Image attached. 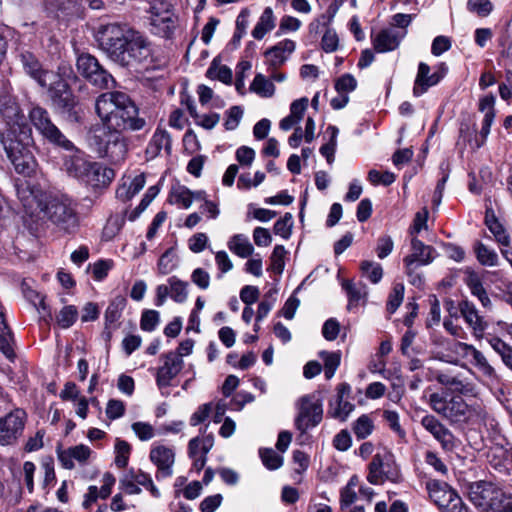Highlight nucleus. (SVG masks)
Masks as SVG:
<instances>
[{
  "instance_id": "obj_1",
  "label": "nucleus",
  "mask_w": 512,
  "mask_h": 512,
  "mask_svg": "<svg viewBox=\"0 0 512 512\" xmlns=\"http://www.w3.org/2000/svg\"><path fill=\"white\" fill-rule=\"evenodd\" d=\"M96 40L107 57L123 67H136L151 56L147 40L127 24L108 23L100 25Z\"/></svg>"
},
{
  "instance_id": "obj_2",
  "label": "nucleus",
  "mask_w": 512,
  "mask_h": 512,
  "mask_svg": "<svg viewBox=\"0 0 512 512\" xmlns=\"http://www.w3.org/2000/svg\"><path fill=\"white\" fill-rule=\"evenodd\" d=\"M427 403L435 413L451 424L472 430L494 426L495 420L479 395L461 397L448 391L433 392L427 396Z\"/></svg>"
},
{
  "instance_id": "obj_3",
  "label": "nucleus",
  "mask_w": 512,
  "mask_h": 512,
  "mask_svg": "<svg viewBox=\"0 0 512 512\" xmlns=\"http://www.w3.org/2000/svg\"><path fill=\"white\" fill-rule=\"evenodd\" d=\"M95 109L101 120L113 129L139 131L146 126L131 98H97Z\"/></svg>"
},
{
  "instance_id": "obj_4",
  "label": "nucleus",
  "mask_w": 512,
  "mask_h": 512,
  "mask_svg": "<svg viewBox=\"0 0 512 512\" xmlns=\"http://www.w3.org/2000/svg\"><path fill=\"white\" fill-rule=\"evenodd\" d=\"M88 142L99 157L112 163L123 161L128 152L127 140L121 131L104 124L91 128Z\"/></svg>"
},
{
  "instance_id": "obj_5",
  "label": "nucleus",
  "mask_w": 512,
  "mask_h": 512,
  "mask_svg": "<svg viewBox=\"0 0 512 512\" xmlns=\"http://www.w3.org/2000/svg\"><path fill=\"white\" fill-rule=\"evenodd\" d=\"M1 142L17 173L31 176L36 172L38 164L32 151V130L26 129L21 136L15 138L13 132L2 133Z\"/></svg>"
},
{
  "instance_id": "obj_6",
  "label": "nucleus",
  "mask_w": 512,
  "mask_h": 512,
  "mask_svg": "<svg viewBox=\"0 0 512 512\" xmlns=\"http://www.w3.org/2000/svg\"><path fill=\"white\" fill-rule=\"evenodd\" d=\"M468 497L480 512H512V495L491 482L471 483Z\"/></svg>"
},
{
  "instance_id": "obj_7",
  "label": "nucleus",
  "mask_w": 512,
  "mask_h": 512,
  "mask_svg": "<svg viewBox=\"0 0 512 512\" xmlns=\"http://www.w3.org/2000/svg\"><path fill=\"white\" fill-rule=\"evenodd\" d=\"M76 203L67 196L50 197L41 204L45 217L61 232L74 234L79 228L80 219Z\"/></svg>"
},
{
  "instance_id": "obj_8",
  "label": "nucleus",
  "mask_w": 512,
  "mask_h": 512,
  "mask_svg": "<svg viewBox=\"0 0 512 512\" xmlns=\"http://www.w3.org/2000/svg\"><path fill=\"white\" fill-rule=\"evenodd\" d=\"M447 349L456 357L447 355V362L457 364L459 358L467 359L477 370L479 380L485 385H495L500 381L495 368L489 363L486 356L475 346L460 341H448Z\"/></svg>"
},
{
  "instance_id": "obj_9",
  "label": "nucleus",
  "mask_w": 512,
  "mask_h": 512,
  "mask_svg": "<svg viewBox=\"0 0 512 512\" xmlns=\"http://www.w3.org/2000/svg\"><path fill=\"white\" fill-rule=\"evenodd\" d=\"M20 58L24 71L43 88V92L52 94V96L74 93V89L61 75L53 71L44 70L32 53L23 52Z\"/></svg>"
},
{
  "instance_id": "obj_10",
  "label": "nucleus",
  "mask_w": 512,
  "mask_h": 512,
  "mask_svg": "<svg viewBox=\"0 0 512 512\" xmlns=\"http://www.w3.org/2000/svg\"><path fill=\"white\" fill-rule=\"evenodd\" d=\"M367 481L372 485H383L386 482L399 485L404 476L395 456L390 451L376 453L368 464Z\"/></svg>"
},
{
  "instance_id": "obj_11",
  "label": "nucleus",
  "mask_w": 512,
  "mask_h": 512,
  "mask_svg": "<svg viewBox=\"0 0 512 512\" xmlns=\"http://www.w3.org/2000/svg\"><path fill=\"white\" fill-rule=\"evenodd\" d=\"M323 418V400L320 394L313 393L300 398L295 427L301 435L320 424Z\"/></svg>"
},
{
  "instance_id": "obj_12",
  "label": "nucleus",
  "mask_w": 512,
  "mask_h": 512,
  "mask_svg": "<svg viewBox=\"0 0 512 512\" xmlns=\"http://www.w3.org/2000/svg\"><path fill=\"white\" fill-rule=\"evenodd\" d=\"M76 66L83 77L100 89L112 90L117 85L113 76L100 65L96 57L89 53L80 54Z\"/></svg>"
},
{
  "instance_id": "obj_13",
  "label": "nucleus",
  "mask_w": 512,
  "mask_h": 512,
  "mask_svg": "<svg viewBox=\"0 0 512 512\" xmlns=\"http://www.w3.org/2000/svg\"><path fill=\"white\" fill-rule=\"evenodd\" d=\"M147 12L150 14L149 19L153 33L170 38L177 22L172 5L165 0H152L149 2Z\"/></svg>"
},
{
  "instance_id": "obj_14",
  "label": "nucleus",
  "mask_w": 512,
  "mask_h": 512,
  "mask_svg": "<svg viewBox=\"0 0 512 512\" xmlns=\"http://www.w3.org/2000/svg\"><path fill=\"white\" fill-rule=\"evenodd\" d=\"M27 422V413L16 408L0 417V446H13L22 437Z\"/></svg>"
},
{
  "instance_id": "obj_15",
  "label": "nucleus",
  "mask_w": 512,
  "mask_h": 512,
  "mask_svg": "<svg viewBox=\"0 0 512 512\" xmlns=\"http://www.w3.org/2000/svg\"><path fill=\"white\" fill-rule=\"evenodd\" d=\"M0 116L6 126L1 134L13 132L15 138L21 136L26 129L31 130L15 98H0Z\"/></svg>"
},
{
  "instance_id": "obj_16",
  "label": "nucleus",
  "mask_w": 512,
  "mask_h": 512,
  "mask_svg": "<svg viewBox=\"0 0 512 512\" xmlns=\"http://www.w3.org/2000/svg\"><path fill=\"white\" fill-rule=\"evenodd\" d=\"M30 120L36 130L50 143L59 147H71L72 142L55 126L46 110L34 107L29 113Z\"/></svg>"
},
{
  "instance_id": "obj_17",
  "label": "nucleus",
  "mask_w": 512,
  "mask_h": 512,
  "mask_svg": "<svg viewBox=\"0 0 512 512\" xmlns=\"http://www.w3.org/2000/svg\"><path fill=\"white\" fill-rule=\"evenodd\" d=\"M149 459L157 468L155 474L157 480L169 478L173 475L175 451L172 447L154 443L149 453Z\"/></svg>"
},
{
  "instance_id": "obj_18",
  "label": "nucleus",
  "mask_w": 512,
  "mask_h": 512,
  "mask_svg": "<svg viewBox=\"0 0 512 512\" xmlns=\"http://www.w3.org/2000/svg\"><path fill=\"white\" fill-rule=\"evenodd\" d=\"M421 425L440 443L443 450L450 452L457 447L454 434L434 415H425L421 419Z\"/></svg>"
},
{
  "instance_id": "obj_19",
  "label": "nucleus",
  "mask_w": 512,
  "mask_h": 512,
  "mask_svg": "<svg viewBox=\"0 0 512 512\" xmlns=\"http://www.w3.org/2000/svg\"><path fill=\"white\" fill-rule=\"evenodd\" d=\"M448 68L445 63H439L434 67L433 72L431 68L424 62L418 66V72L414 85L415 94L425 93L429 87H432L440 82L446 75Z\"/></svg>"
},
{
  "instance_id": "obj_20",
  "label": "nucleus",
  "mask_w": 512,
  "mask_h": 512,
  "mask_svg": "<svg viewBox=\"0 0 512 512\" xmlns=\"http://www.w3.org/2000/svg\"><path fill=\"white\" fill-rule=\"evenodd\" d=\"M162 364L156 370V383L159 388L168 387L184 366L183 359L175 352H169L160 358Z\"/></svg>"
},
{
  "instance_id": "obj_21",
  "label": "nucleus",
  "mask_w": 512,
  "mask_h": 512,
  "mask_svg": "<svg viewBox=\"0 0 512 512\" xmlns=\"http://www.w3.org/2000/svg\"><path fill=\"white\" fill-rule=\"evenodd\" d=\"M66 153L63 155V168L67 174L81 181L90 161L85 154L72 143L71 147H62Z\"/></svg>"
},
{
  "instance_id": "obj_22",
  "label": "nucleus",
  "mask_w": 512,
  "mask_h": 512,
  "mask_svg": "<svg viewBox=\"0 0 512 512\" xmlns=\"http://www.w3.org/2000/svg\"><path fill=\"white\" fill-rule=\"evenodd\" d=\"M351 387L347 383H342L337 388L336 396L330 401L328 414L341 421H345L354 410V405L348 400Z\"/></svg>"
},
{
  "instance_id": "obj_23",
  "label": "nucleus",
  "mask_w": 512,
  "mask_h": 512,
  "mask_svg": "<svg viewBox=\"0 0 512 512\" xmlns=\"http://www.w3.org/2000/svg\"><path fill=\"white\" fill-rule=\"evenodd\" d=\"M495 98H481L478 109L484 114L479 134L475 136L474 142L471 143L474 149L481 148L487 141L490 134L491 125L495 119Z\"/></svg>"
},
{
  "instance_id": "obj_24",
  "label": "nucleus",
  "mask_w": 512,
  "mask_h": 512,
  "mask_svg": "<svg viewBox=\"0 0 512 512\" xmlns=\"http://www.w3.org/2000/svg\"><path fill=\"white\" fill-rule=\"evenodd\" d=\"M458 308L461 316L471 329L473 336L477 339L482 338L488 327V323L485 321L484 317L479 314L475 305L465 299L459 302Z\"/></svg>"
},
{
  "instance_id": "obj_25",
  "label": "nucleus",
  "mask_w": 512,
  "mask_h": 512,
  "mask_svg": "<svg viewBox=\"0 0 512 512\" xmlns=\"http://www.w3.org/2000/svg\"><path fill=\"white\" fill-rule=\"evenodd\" d=\"M114 176L115 173L111 168H107L97 162H90L81 182L95 189L104 188L111 183Z\"/></svg>"
},
{
  "instance_id": "obj_26",
  "label": "nucleus",
  "mask_w": 512,
  "mask_h": 512,
  "mask_svg": "<svg viewBox=\"0 0 512 512\" xmlns=\"http://www.w3.org/2000/svg\"><path fill=\"white\" fill-rule=\"evenodd\" d=\"M412 253L404 258L405 268L411 269L414 265H428L434 259V249L425 245L417 237L411 239Z\"/></svg>"
},
{
  "instance_id": "obj_27",
  "label": "nucleus",
  "mask_w": 512,
  "mask_h": 512,
  "mask_svg": "<svg viewBox=\"0 0 512 512\" xmlns=\"http://www.w3.org/2000/svg\"><path fill=\"white\" fill-rule=\"evenodd\" d=\"M58 459L65 469H73L75 462L84 465L91 455V449L83 444L57 451Z\"/></svg>"
},
{
  "instance_id": "obj_28",
  "label": "nucleus",
  "mask_w": 512,
  "mask_h": 512,
  "mask_svg": "<svg viewBox=\"0 0 512 512\" xmlns=\"http://www.w3.org/2000/svg\"><path fill=\"white\" fill-rule=\"evenodd\" d=\"M437 381L444 386L452 387L457 392L456 395L461 397L479 395V389L473 382L459 376L440 373L437 376Z\"/></svg>"
},
{
  "instance_id": "obj_29",
  "label": "nucleus",
  "mask_w": 512,
  "mask_h": 512,
  "mask_svg": "<svg viewBox=\"0 0 512 512\" xmlns=\"http://www.w3.org/2000/svg\"><path fill=\"white\" fill-rule=\"evenodd\" d=\"M164 149L167 155L171 154V136L165 129L158 127L152 138L150 139L146 150L145 156L147 160L155 159L159 156L161 150Z\"/></svg>"
},
{
  "instance_id": "obj_30",
  "label": "nucleus",
  "mask_w": 512,
  "mask_h": 512,
  "mask_svg": "<svg viewBox=\"0 0 512 512\" xmlns=\"http://www.w3.org/2000/svg\"><path fill=\"white\" fill-rule=\"evenodd\" d=\"M405 32L397 31L393 28L384 29L373 37L374 49L379 53H384L396 49Z\"/></svg>"
},
{
  "instance_id": "obj_31",
  "label": "nucleus",
  "mask_w": 512,
  "mask_h": 512,
  "mask_svg": "<svg viewBox=\"0 0 512 512\" xmlns=\"http://www.w3.org/2000/svg\"><path fill=\"white\" fill-rule=\"evenodd\" d=\"M427 489L430 498L442 510L457 495L447 483L438 480L429 481Z\"/></svg>"
},
{
  "instance_id": "obj_32",
  "label": "nucleus",
  "mask_w": 512,
  "mask_h": 512,
  "mask_svg": "<svg viewBox=\"0 0 512 512\" xmlns=\"http://www.w3.org/2000/svg\"><path fill=\"white\" fill-rule=\"evenodd\" d=\"M294 50V41L284 40L265 52V60L272 67L280 66Z\"/></svg>"
},
{
  "instance_id": "obj_33",
  "label": "nucleus",
  "mask_w": 512,
  "mask_h": 512,
  "mask_svg": "<svg viewBox=\"0 0 512 512\" xmlns=\"http://www.w3.org/2000/svg\"><path fill=\"white\" fill-rule=\"evenodd\" d=\"M57 111L70 122H79L84 113L76 98H54Z\"/></svg>"
},
{
  "instance_id": "obj_34",
  "label": "nucleus",
  "mask_w": 512,
  "mask_h": 512,
  "mask_svg": "<svg viewBox=\"0 0 512 512\" xmlns=\"http://www.w3.org/2000/svg\"><path fill=\"white\" fill-rule=\"evenodd\" d=\"M214 446V435L207 433V426L201 429V435L190 439L188 443V455L194 456H207L209 451Z\"/></svg>"
},
{
  "instance_id": "obj_35",
  "label": "nucleus",
  "mask_w": 512,
  "mask_h": 512,
  "mask_svg": "<svg viewBox=\"0 0 512 512\" xmlns=\"http://www.w3.org/2000/svg\"><path fill=\"white\" fill-rule=\"evenodd\" d=\"M145 175L140 173L133 178H126L116 190V197L121 201H128L140 192L145 186Z\"/></svg>"
},
{
  "instance_id": "obj_36",
  "label": "nucleus",
  "mask_w": 512,
  "mask_h": 512,
  "mask_svg": "<svg viewBox=\"0 0 512 512\" xmlns=\"http://www.w3.org/2000/svg\"><path fill=\"white\" fill-rule=\"evenodd\" d=\"M307 106L308 98H299L293 101L290 106V114L280 121L279 128L283 131L292 129L302 120Z\"/></svg>"
},
{
  "instance_id": "obj_37",
  "label": "nucleus",
  "mask_w": 512,
  "mask_h": 512,
  "mask_svg": "<svg viewBox=\"0 0 512 512\" xmlns=\"http://www.w3.org/2000/svg\"><path fill=\"white\" fill-rule=\"evenodd\" d=\"M23 293L25 298L36 307L41 319L49 324L53 320V316L45 302V297L29 287H23Z\"/></svg>"
},
{
  "instance_id": "obj_38",
  "label": "nucleus",
  "mask_w": 512,
  "mask_h": 512,
  "mask_svg": "<svg viewBox=\"0 0 512 512\" xmlns=\"http://www.w3.org/2000/svg\"><path fill=\"white\" fill-rule=\"evenodd\" d=\"M473 250L477 261L486 267H495L499 263V257L496 251L480 241H476Z\"/></svg>"
},
{
  "instance_id": "obj_39",
  "label": "nucleus",
  "mask_w": 512,
  "mask_h": 512,
  "mask_svg": "<svg viewBox=\"0 0 512 512\" xmlns=\"http://www.w3.org/2000/svg\"><path fill=\"white\" fill-rule=\"evenodd\" d=\"M229 250L241 258H247L254 251L253 244L243 234H236L228 241Z\"/></svg>"
},
{
  "instance_id": "obj_40",
  "label": "nucleus",
  "mask_w": 512,
  "mask_h": 512,
  "mask_svg": "<svg viewBox=\"0 0 512 512\" xmlns=\"http://www.w3.org/2000/svg\"><path fill=\"white\" fill-rule=\"evenodd\" d=\"M246 59H243L238 65L236 69V82L235 86L240 94H244V79L246 77V74L251 71L252 69V59H253V47L250 43L247 50H246Z\"/></svg>"
},
{
  "instance_id": "obj_41",
  "label": "nucleus",
  "mask_w": 512,
  "mask_h": 512,
  "mask_svg": "<svg viewBox=\"0 0 512 512\" xmlns=\"http://www.w3.org/2000/svg\"><path fill=\"white\" fill-rule=\"evenodd\" d=\"M489 345L500 356L503 364L512 371V346L497 336L488 339Z\"/></svg>"
},
{
  "instance_id": "obj_42",
  "label": "nucleus",
  "mask_w": 512,
  "mask_h": 512,
  "mask_svg": "<svg viewBox=\"0 0 512 512\" xmlns=\"http://www.w3.org/2000/svg\"><path fill=\"white\" fill-rule=\"evenodd\" d=\"M12 342L13 334L5 321L3 311H0V350L9 359L14 357V352L11 347Z\"/></svg>"
},
{
  "instance_id": "obj_43",
  "label": "nucleus",
  "mask_w": 512,
  "mask_h": 512,
  "mask_svg": "<svg viewBox=\"0 0 512 512\" xmlns=\"http://www.w3.org/2000/svg\"><path fill=\"white\" fill-rule=\"evenodd\" d=\"M129 476L132 480L140 487L143 486L147 489L154 498H160L161 493L159 489L154 485L152 477L150 474L142 471V470H134L130 469L128 471Z\"/></svg>"
},
{
  "instance_id": "obj_44",
  "label": "nucleus",
  "mask_w": 512,
  "mask_h": 512,
  "mask_svg": "<svg viewBox=\"0 0 512 512\" xmlns=\"http://www.w3.org/2000/svg\"><path fill=\"white\" fill-rule=\"evenodd\" d=\"M342 288L345 290L348 297V308L351 309L353 305H357L367 295L366 287L361 284H355L350 280H345L342 283Z\"/></svg>"
},
{
  "instance_id": "obj_45",
  "label": "nucleus",
  "mask_w": 512,
  "mask_h": 512,
  "mask_svg": "<svg viewBox=\"0 0 512 512\" xmlns=\"http://www.w3.org/2000/svg\"><path fill=\"white\" fill-rule=\"evenodd\" d=\"M169 202L188 209L193 203L192 191L185 186L173 187L169 195Z\"/></svg>"
},
{
  "instance_id": "obj_46",
  "label": "nucleus",
  "mask_w": 512,
  "mask_h": 512,
  "mask_svg": "<svg viewBox=\"0 0 512 512\" xmlns=\"http://www.w3.org/2000/svg\"><path fill=\"white\" fill-rule=\"evenodd\" d=\"M78 318V310L74 305H67L55 316V323L61 329L70 328Z\"/></svg>"
},
{
  "instance_id": "obj_47",
  "label": "nucleus",
  "mask_w": 512,
  "mask_h": 512,
  "mask_svg": "<svg viewBox=\"0 0 512 512\" xmlns=\"http://www.w3.org/2000/svg\"><path fill=\"white\" fill-rule=\"evenodd\" d=\"M259 456L265 468L268 470H277L282 467L284 458L282 453L275 451L271 448L260 449Z\"/></svg>"
},
{
  "instance_id": "obj_48",
  "label": "nucleus",
  "mask_w": 512,
  "mask_h": 512,
  "mask_svg": "<svg viewBox=\"0 0 512 512\" xmlns=\"http://www.w3.org/2000/svg\"><path fill=\"white\" fill-rule=\"evenodd\" d=\"M327 132L330 133V139L327 143L321 146L320 153L323 157L326 158L329 164H332L334 161V155L337 147V137L339 130L336 126L329 125L327 127Z\"/></svg>"
},
{
  "instance_id": "obj_49",
  "label": "nucleus",
  "mask_w": 512,
  "mask_h": 512,
  "mask_svg": "<svg viewBox=\"0 0 512 512\" xmlns=\"http://www.w3.org/2000/svg\"><path fill=\"white\" fill-rule=\"evenodd\" d=\"M362 275L366 277L371 283L377 284L383 277V269L381 264L374 261H362L360 264Z\"/></svg>"
},
{
  "instance_id": "obj_50",
  "label": "nucleus",
  "mask_w": 512,
  "mask_h": 512,
  "mask_svg": "<svg viewBox=\"0 0 512 512\" xmlns=\"http://www.w3.org/2000/svg\"><path fill=\"white\" fill-rule=\"evenodd\" d=\"M170 286L171 298L177 303H183L188 297V283L180 280L176 276H172L167 280Z\"/></svg>"
},
{
  "instance_id": "obj_51",
  "label": "nucleus",
  "mask_w": 512,
  "mask_h": 512,
  "mask_svg": "<svg viewBox=\"0 0 512 512\" xmlns=\"http://www.w3.org/2000/svg\"><path fill=\"white\" fill-rule=\"evenodd\" d=\"M115 465L118 468H125L128 465L131 454L130 444L122 439L117 438L114 446Z\"/></svg>"
},
{
  "instance_id": "obj_52",
  "label": "nucleus",
  "mask_w": 512,
  "mask_h": 512,
  "mask_svg": "<svg viewBox=\"0 0 512 512\" xmlns=\"http://www.w3.org/2000/svg\"><path fill=\"white\" fill-rule=\"evenodd\" d=\"M207 76L223 83H229L232 80V71L227 66L221 65L220 61L215 58L207 70Z\"/></svg>"
},
{
  "instance_id": "obj_53",
  "label": "nucleus",
  "mask_w": 512,
  "mask_h": 512,
  "mask_svg": "<svg viewBox=\"0 0 512 512\" xmlns=\"http://www.w3.org/2000/svg\"><path fill=\"white\" fill-rule=\"evenodd\" d=\"M321 358L324 361V374L327 379H331L337 368L340 365L341 354L340 352H327L322 351L320 353Z\"/></svg>"
},
{
  "instance_id": "obj_54",
  "label": "nucleus",
  "mask_w": 512,
  "mask_h": 512,
  "mask_svg": "<svg viewBox=\"0 0 512 512\" xmlns=\"http://www.w3.org/2000/svg\"><path fill=\"white\" fill-rule=\"evenodd\" d=\"M186 105L190 115L195 119H199L197 123L200 124L202 127L206 129H212L219 122V116L217 114H209L202 116L198 115L195 105L193 101H191V98H187Z\"/></svg>"
},
{
  "instance_id": "obj_55",
  "label": "nucleus",
  "mask_w": 512,
  "mask_h": 512,
  "mask_svg": "<svg viewBox=\"0 0 512 512\" xmlns=\"http://www.w3.org/2000/svg\"><path fill=\"white\" fill-rule=\"evenodd\" d=\"M374 423L370 416L361 415L353 425V431L357 439H365L372 434Z\"/></svg>"
},
{
  "instance_id": "obj_56",
  "label": "nucleus",
  "mask_w": 512,
  "mask_h": 512,
  "mask_svg": "<svg viewBox=\"0 0 512 512\" xmlns=\"http://www.w3.org/2000/svg\"><path fill=\"white\" fill-rule=\"evenodd\" d=\"M404 298V285L397 283L393 286L387 300L386 309L389 314H393L399 308Z\"/></svg>"
},
{
  "instance_id": "obj_57",
  "label": "nucleus",
  "mask_w": 512,
  "mask_h": 512,
  "mask_svg": "<svg viewBox=\"0 0 512 512\" xmlns=\"http://www.w3.org/2000/svg\"><path fill=\"white\" fill-rule=\"evenodd\" d=\"M249 16L250 12L248 10H242L236 19V29L232 38V43L234 45H238L243 38V36L247 33V28L249 26Z\"/></svg>"
},
{
  "instance_id": "obj_58",
  "label": "nucleus",
  "mask_w": 512,
  "mask_h": 512,
  "mask_svg": "<svg viewBox=\"0 0 512 512\" xmlns=\"http://www.w3.org/2000/svg\"><path fill=\"white\" fill-rule=\"evenodd\" d=\"M160 189L157 186H151L148 188L146 193L144 194L140 204L138 207L131 212L128 216L130 221H134L153 201V199L158 195Z\"/></svg>"
},
{
  "instance_id": "obj_59",
  "label": "nucleus",
  "mask_w": 512,
  "mask_h": 512,
  "mask_svg": "<svg viewBox=\"0 0 512 512\" xmlns=\"http://www.w3.org/2000/svg\"><path fill=\"white\" fill-rule=\"evenodd\" d=\"M275 27V17L271 8H266L258 23V39L262 38L266 33Z\"/></svg>"
},
{
  "instance_id": "obj_60",
  "label": "nucleus",
  "mask_w": 512,
  "mask_h": 512,
  "mask_svg": "<svg viewBox=\"0 0 512 512\" xmlns=\"http://www.w3.org/2000/svg\"><path fill=\"white\" fill-rule=\"evenodd\" d=\"M293 225V218L290 213H286L284 217L278 219L273 227V231L276 235H279L283 239H288L291 235V228Z\"/></svg>"
},
{
  "instance_id": "obj_61",
  "label": "nucleus",
  "mask_w": 512,
  "mask_h": 512,
  "mask_svg": "<svg viewBox=\"0 0 512 512\" xmlns=\"http://www.w3.org/2000/svg\"><path fill=\"white\" fill-rule=\"evenodd\" d=\"M114 262L111 259H100L92 265V276L96 281L104 280L109 271L113 268Z\"/></svg>"
},
{
  "instance_id": "obj_62",
  "label": "nucleus",
  "mask_w": 512,
  "mask_h": 512,
  "mask_svg": "<svg viewBox=\"0 0 512 512\" xmlns=\"http://www.w3.org/2000/svg\"><path fill=\"white\" fill-rule=\"evenodd\" d=\"M395 179H396V177H395L394 173L389 172V171H385V172L381 173L378 170L372 169L368 172V180L374 186H377L380 184H382L384 186H389L395 181Z\"/></svg>"
},
{
  "instance_id": "obj_63",
  "label": "nucleus",
  "mask_w": 512,
  "mask_h": 512,
  "mask_svg": "<svg viewBox=\"0 0 512 512\" xmlns=\"http://www.w3.org/2000/svg\"><path fill=\"white\" fill-rule=\"evenodd\" d=\"M131 429L141 441H149L155 436V428L147 422H134Z\"/></svg>"
},
{
  "instance_id": "obj_64",
  "label": "nucleus",
  "mask_w": 512,
  "mask_h": 512,
  "mask_svg": "<svg viewBox=\"0 0 512 512\" xmlns=\"http://www.w3.org/2000/svg\"><path fill=\"white\" fill-rule=\"evenodd\" d=\"M467 8L470 12L486 17L492 12L493 4L490 0H468Z\"/></svg>"
}]
</instances>
